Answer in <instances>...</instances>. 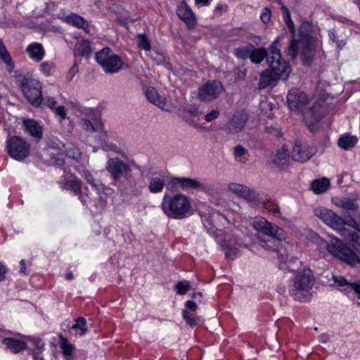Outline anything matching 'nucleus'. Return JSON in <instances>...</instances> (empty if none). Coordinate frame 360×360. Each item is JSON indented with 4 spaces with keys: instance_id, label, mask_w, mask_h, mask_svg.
Returning <instances> with one entry per match:
<instances>
[{
    "instance_id": "nucleus-1",
    "label": "nucleus",
    "mask_w": 360,
    "mask_h": 360,
    "mask_svg": "<svg viewBox=\"0 0 360 360\" xmlns=\"http://www.w3.org/2000/svg\"><path fill=\"white\" fill-rule=\"evenodd\" d=\"M267 63L270 69L263 71L259 77V86L261 89L274 86L280 79H287L290 68L282 58L279 49V38L270 46V55L267 56Z\"/></svg>"
},
{
    "instance_id": "nucleus-2",
    "label": "nucleus",
    "mask_w": 360,
    "mask_h": 360,
    "mask_svg": "<svg viewBox=\"0 0 360 360\" xmlns=\"http://www.w3.org/2000/svg\"><path fill=\"white\" fill-rule=\"evenodd\" d=\"M299 33L298 39L293 38L290 41L287 50L288 55L294 60L300 52L303 63L308 65L311 63L315 54L309 25L302 24L299 29Z\"/></svg>"
},
{
    "instance_id": "nucleus-3",
    "label": "nucleus",
    "mask_w": 360,
    "mask_h": 360,
    "mask_svg": "<svg viewBox=\"0 0 360 360\" xmlns=\"http://www.w3.org/2000/svg\"><path fill=\"white\" fill-rule=\"evenodd\" d=\"M160 206L168 218L174 219H184L190 214L191 211L190 198L181 193L173 195L165 193Z\"/></svg>"
},
{
    "instance_id": "nucleus-4",
    "label": "nucleus",
    "mask_w": 360,
    "mask_h": 360,
    "mask_svg": "<svg viewBox=\"0 0 360 360\" xmlns=\"http://www.w3.org/2000/svg\"><path fill=\"white\" fill-rule=\"evenodd\" d=\"M317 243L319 247L323 246L326 248L328 252L334 257L351 266L360 263L359 256L351 248L344 245L338 238H331L329 243L319 238Z\"/></svg>"
},
{
    "instance_id": "nucleus-5",
    "label": "nucleus",
    "mask_w": 360,
    "mask_h": 360,
    "mask_svg": "<svg viewBox=\"0 0 360 360\" xmlns=\"http://www.w3.org/2000/svg\"><path fill=\"white\" fill-rule=\"evenodd\" d=\"M314 283V277L311 269L307 268L297 272L291 281L289 293L295 300L305 302L307 293Z\"/></svg>"
},
{
    "instance_id": "nucleus-6",
    "label": "nucleus",
    "mask_w": 360,
    "mask_h": 360,
    "mask_svg": "<svg viewBox=\"0 0 360 360\" xmlns=\"http://www.w3.org/2000/svg\"><path fill=\"white\" fill-rule=\"evenodd\" d=\"M96 60L107 74H115L124 68H127L122 58L115 54L112 49L105 47L96 54Z\"/></svg>"
},
{
    "instance_id": "nucleus-7",
    "label": "nucleus",
    "mask_w": 360,
    "mask_h": 360,
    "mask_svg": "<svg viewBox=\"0 0 360 360\" xmlns=\"http://www.w3.org/2000/svg\"><path fill=\"white\" fill-rule=\"evenodd\" d=\"M250 223L255 230L264 236L276 238L278 240L285 238V232L282 229L262 217L251 218Z\"/></svg>"
},
{
    "instance_id": "nucleus-8",
    "label": "nucleus",
    "mask_w": 360,
    "mask_h": 360,
    "mask_svg": "<svg viewBox=\"0 0 360 360\" xmlns=\"http://www.w3.org/2000/svg\"><path fill=\"white\" fill-rule=\"evenodd\" d=\"M224 91L222 83L219 80H210L199 87L197 97L203 103H210L217 99Z\"/></svg>"
},
{
    "instance_id": "nucleus-9",
    "label": "nucleus",
    "mask_w": 360,
    "mask_h": 360,
    "mask_svg": "<svg viewBox=\"0 0 360 360\" xmlns=\"http://www.w3.org/2000/svg\"><path fill=\"white\" fill-rule=\"evenodd\" d=\"M41 86L39 82L32 78H23L21 89L29 102L34 105H39L42 101Z\"/></svg>"
},
{
    "instance_id": "nucleus-10",
    "label": "nucleus",
    "mask_w": 360,
    "mask_h": 360,
    "mask_svg": "<svg viewBox=\"0 0 360 360\" xmlns=\"http://www.w3.org/2000/svg\"><path fill=\"white\" fill-rule=\"evenodd\" d=\"M106 170L111 174L112 179L117 181L121 178L129 179L131 176L130 166L119 158H110L106 164Z\"/></svg>"
},
{
    "instance_id": "nucleus-11",
    "label": "nucleus",
    "mask_w": 360,
    "mask_h": 360,
    "mask_svg": "<svg viewBox=\"0 0 360 360\" xmlns=\"http://www.w3.org/2000/svg\"><path fill=\"white\" fill-rule=\"evenodd\" d=\"M7 151L12 158L21 161L28 155L30 146L23 139L13 136L7 142Z\"/></svg>"
},
{
    "instance_id": "nucleus-12",
    "label": "nucleus",
    "mask_w": 360,
    "mask_h": 360,
    "mask_svg": "<svg viewBox=\"0 0 360 360\" xmlns=\"http://www.w3.org/2000/svg\"><path fill=\"white\" fill-rule=\"evenodd\" d=\"M326 113V108L322 103L314 104L307 112H305L304 118L308 129L312 133L318 131L319 122Z\"/></svg>"
},
{
    "instance_id": "nucleus-13",
    "label": "nucleus",
    "mask_w": 360,
    "mask_h": 360,
    "mask_svg": "<svg viewBox=\"0 0 360 360\" xmlns=\"http://www.w3.org/2000/svg\"><path fill=\"white\" fill-rule=\"evenodd\" d=\"M316 217L333 229L340 230L346 224L344 220L331 210L326 207H316L314 210Z\"/></svg>"
},
{
    "instance_id": "nucleus-14",
    "label": "nucleus",
    "mask_w": 360,
    "mask_h": 360,
    "mask_svg": "<svg viewBox=\"0 0 360 360\" xmlns=\"http://www.w3.org/2000/svg\"><path fill=\"white\" fill-rule=\"evenodd\" d=\"M171 183L173 186H178L179 188L184 191L195 190L207 193L210 189L208 185L199 179L190 177H174L171 179Z\"/></svg>"
},
{
    "instance_id": "nucleus-15",
    "label": "nucleus",
    "mask_w": 360,
    "mask_h": 360,
    "mask_svg": "<svg viewBox=\"0 0 360 360\" xmlns=\"http://www.w3.org/2000/svg\"><path fill=\"white\" fill-rule=\"evenodd\" d=\"M316 153L314 147L302 144L301 141H297L292 151V158L297 162H304L309 160Z\"/></svg>"
},
{
    "instance_id": "nucleus-16",
    "label": "nucleus",
    "mask_w": 360,
    "mask_h": 360,
    "mask_svg": "<svg viewBox=\"0 0 360 360\" xmlns=\"http://www.w3.org/2000/svg\"><path fill=\"white\" fill-rule=\"evenodd\" d=\"M229 190L249 202H259V193L247 186L236 183H230L228 185Z\"/></svg>"
},
{
    "instance_id": "nucleus-17",
    "label": "nucleus",
    "mask_w": 360,
    "mask_h": 360,
    "mask_svg": "<svg viewBox=\"0 0 360 360\" xmlns=\"http://www.w3.org/2000/svg\"><path fill=\"white\" fill-rule=\"evenodd\" d=\"M288 106L291 110H299L308 103L307 94L297 89H292L287 96Z\"/></svg>"
},
{
    "instance_id": "nucleus-18",
    "label": "nucleus",
    "mask_w": 360,
    "mask_h": 360,
    "mask_svg": "<svg viewBox=\"0 0 360 360\" xmlns=\"http://www.w3.org/2000/svg\"><path fill=\"white\" fill-rule=\"evenodd\" d=\"M145 94L148 101L163 110L171 112L176 108L172 103H168L165 98L160 96L156 89L153 87H148L146 89Z\"/></svg>"
},
{
    "instance_id": "nucleus-19",
    "label": "nucleus",
    "mask_w": 360,
    "mask_h": 360,
    "mask_svg": "<svg viewBox=\"0 0 360 360\" xmlns=\"http://www.w3.org/2000/svg\"><path fill=\"white\" fill-rule=\"evenodd\" d=\"M297 251V246L290 244L289 243H285V244L279 250V259L284 264H288L287 267L290 269H292L290 266L291 263H293L297 260L295 255Z\"/></svg>"
},
{
    "instance_id": "nucleus-20",
    "label": "nucleus",
    "mask_w": 360,
    "mask_h": 360,
    "mask_svg": "<svg viewBox=\"0 0 360 360\" xmlns=\"http://www.w3.org/2000/svg\"><path fill=\"white\" fill-rule=\"evenodd\" d=\"M248 120V115L245 112L236 113L228 124V129L230 133L236 134L244 129Z\"/></svg>"
},
{
    "instance_id": "nucleus-21",
    "label": "nucleus",
    "mask_w": 360,
    "mask_h": 360,
    "mask_svg": "<svg viewBox=\"0 0 360 360\" xmlns=\"http://www.w3.org/2000/svg\"><path fill=\"white\" fill-rule=\"evenodd\" d=\"M177 15L189 27H193L196 25V18L192 9L188 5L183 2L178 6L176 11Z\"/></svg>"
},
{
    "instance_id": "nucleus-22",
    "label": "nucleus",
    "mask_w": 360,
    "mask_h": 360,
    "mask_svg": "<svg viewBox=\"0 0 360 360\" xmlns=\"http://www.w3.org/2000/svg\"><path fill=\"white\" fill-rule=\"evenodd\" d=\"M82 181L77 177L66 180L62 183V188L70 191L72 193L78 196L80 201L84 205L86 199L83 195L82 190Z\"/></svg>"
},
{
    "instance_id": "nucleus-23",
    "label": "nucleus",
    "mask_w": 360,
    "mask_h": 360,
    "mask_svg": "<svg viewBox=\"0 0 360 360\" xmlns=\"http://www.w3.org/2000/svg\"><path fill=\"white\" fill-rule=\"evenodd\" d=\"M290 153L288 149L283 146L275 153L272 162L276 167L284 169L289 162Z\"/></svg>"
},
{
    "instance_id": "nucleus-24",
    "label": "nucleus",
    "mask_w": 360,
    "mask_h": 360,
    "mask_svg": "<svg viewBox=\"0 0 360 360\" xmlns=\"http://www.w3.org/2000/svg\"><path fill=\"white\" fill-rule=\"evenodd\" d=\"M27 132L31 136L37 138H41L42 135V128L34 120H25L23 122Z\"/></svg>"
},
{
    "instance_id": "nucleus-25",
    "label": "nucleus",
    "mask_w": 360,
    "mask_h": 360,
    "mask_svg": "<svg viewBox=\"0 0 360 360\" xmlns=\"http://www.w3.org/2000/svg\"><path fill=\"white\" fill-rule=\"evenodd\" d=\"M64 20L66 22L71 24L78 28H82L84 30L89 28L88 22L84 18L75 13H71L65 16Z\"/></svg>"
},
{
    "instance_id": "nucleus-26",
    "label": "nucleus",
    "mask_w": 360,
    "mask_h": 360,
    "mask_svg": "<svg viewBox=\"0 0 360 360\" xmlns=\"http://www.w3.org/2000/svg\"><path fill=\"white\" fill-rule=\"evenodd\" d=\"M27 52L29 56L37 61H39L44 56V50L41 44L32 43L27 48Z\"/></svg>"
},
{
    "instance_id": "nucleus-27",
    "label": "nucleus",
    "mask_w": 360,
    "mask_h": 360,
    "mask_svg": "<svg viewBox=\"0 0 360 360\" xmlns=\"http://www.w3.org/2000/svg\"><path fill=\"white\" fill-rule=\"evenodd\" d=\"M3 344L13 353H18L25 348L26 344L20 340L11 338H6L3 340Z\"/></svg>"
},
{
    "instance_id": "nucleus-28",
    "label": "nucleus",
    "mask_w": 360,
    "mask_h": 360,
    "mask_svg": "<svg viewBox=\"0 0 360 360\" xmlns=\"http://www.w3.org/2000/svg\"><path fill=\"white\" fill-rule=\"evenodd\" d=\"M269 55L270 47L269 48V53H267L264 48L262 47L254 50L252 49L250 58L253 63L259 64L264 59V58H266V60H267V56Z\"/></svg>"
},
{
    "instance_id": "nucleus-29",
    "label": "nucleus",
    "mask_w": 360,
    "mask_h": 360,
    "mask_svg": "<svg viewBox=\"0 0 360 360\" xmlns=\"http://www.w3.org/2000/svg\"><path fill=\"white\" fill-rule=\"evenodd\" d=\"M0 59L4 63L9 72H11L14 68L12 58L4 46L2 40L0 39Z\"/></svg>"
},
{
    "instance_id": "nucleus-30",
    "label": "nucleus",
    "mask_w": 360,
    "mask_h": 360,
    "mask_svg": "<svg viewBox=\"0 0 360 360\" xmlns=\"http://www.w3.org/2000/svg\"><path fill=\"white\" fill-rule=\"evenodd\" d=\"M165 186V180L161 177H153L150 179L148 189L152 193H160Z\"/></svg>"
},
{
    "instance_id": "nucleus-31",
    "label": "nucleus",
    "mask_w": 360,
    "mask_h": 360,
    "mask_svg": "<svg viewBox=\"0 0 360 360\" xmlns=\"http://www.w3.org/2000/svg\"><path fill=\"white\" fill-rule=\"evenodd\" d=\"M221 247L226 257L233 258L238 252V248L236 244L232 243L229 240H223L221 242Z\"/></svg>"
},
{
    "instance_id": "nucleus-32",
    "label": "nucleus",
    "mask_w": 360,
    "mask_h": 360,
    "mask_svg": "<svg viewBox=\"0 0 360 360\" xmlns=\"http://www.w3.org/2000/svg\"><path fill=\"white\" fill-rule=\"evenodd\" d=\"M330 186V181L327 178L316 179L312 181L311 190L316 194L325 192Z\"/></svg>"
},
{
    "instance_id": "nucleus-33",
    "label": "nucleus",
    "mask_w": 360,
    "mask_h": 360,
    "mask_svg": "<svg viewBox=\"0 0 360 360\" xmlns=\"http://www.w3.org/2000/svg\"><path fill=\"white\" fill-rule=\"evenodd\" d=\"M356 142L357 139L355 136L344 135L339 139L338 144L342 149L349 150L356 145Z\"/></svg>"
},
{
    "instance_id": "nucleus-34",
    "label": "nucleus",
    "mask_w": 360,
    "mask_h": 360,
    "mask_svg": "<svg viewBox=\"0 0 360 360\" xmlns=\"http://www.w3.org/2000/svg\"><path fill=\"white\" fill-rule=\"evenodd\" d=\"M77 51L80 56L86 58H89L92 53L90 42L86 40L81 41L77 46Z\"/></svg>"
},
{
    "instance_id": "nucleus-35",
    "label": "nucleus",
    "mask_w": 360,
    "mask_h": 360,
    "mask_svg": "<svg viewBox=\"0 0 360 360\" xmlns=\"http://www.w3.org/2000/svg\"><path fill=\"white\" fill-rule=\"evenodd\" d=\"M60 347L63 351V354L65 356L66 359L70 360L72 355L74 349L73 345L69 342L66 338L60 336Z\"/></svg>"
},
{
    "instance_id": "nucleus-36",
    "label": "nucleus",
    "mask_w": 360,
    "mask_h": 360,
    "mask_svg": "<svg viewBox=\"0 0 360 360\" xmlns=\"http://www.w3.org/2000/svg\"><path fill=\"white\" fill-rule=\"evenodd\" d=\"M337 205L338 207L346 210H356L359 207L356 201L350 199L340 200Z\"/></svg>"
},
{
    "instance_id": "nucleus-37",
    "label": "nucleus",
    "mask_w": 360,
    "mask_h": 360,
    "mask_svg": "<svg viewBox=\"0 0 360 360\" xmlns=\"http://www.w3.org/2000/svg\"><path fill=\"white\" fill-rule=\"evenodd\" d=\"M252 48L253 46L248 44L245 47L236 49L234 53L238 58L245 59L250 57Z\"/></svg>"
},
{
    "instance_id": "nucleus-38",
    "label": "nucleus",
    "mask_w": 360,
    "mask_h": 360,
    "mask_svg": "<svg viewBox=\"0 0 360 360\" xmlns=\"http://www.w3.org/2000/svg\"><path fill=\"white\" fill-rule=\"evenodd\" d=\"M82 176L85 178L88 183L91 184L97 191L103 190L106 188V186L103 184H96L95 182V179L91 174V173L88 170H84L82 173Z\"/></svg>"
},
{
    "instance_id": "nucleus-39",
    "label": "nucleus",
    "mask_w": 360,
    "mask_h": 360,
    "mask_svg": "<svg viewBox=\"0 0 360 360\" xmlns=\"http://www.w3.org/2000/svg\"><path fill=\"white\" fill-rule=\"evenodd\" d=\"M32 342L33 345L35 347V350L34 351V356L36 359H40L42 360V358L39 356L40 353L41 352V350L44 348V343L41 342V340L33 338L32 340Z\"/></svg>"
},
{
    "instance_id": "nucleus-40",
    "label": "nucleus",
    "mask_w": 360,
    "mask_h": 360,
    "mask_svg": "<svg viewBox=\"0 0 360 360\" xmlns=\"http://www.w3.org/2000/svg\"><path fill=\"white\" fill-rule=\"evenodd\" d=\"M183 317L185 319L187 324H188L191 327H194L198 324L199 319L193 316V314L188 312L186 309L183 311Z\"/></svg>"
},
{
    "instance_id": "nucleus-41",
    "label": "nucleus",
    "mask_w": 360,
    "mask_h": 360,
    "mask_svg": "<svg viewBox=\"0 0 360 360\" xmlns=\"http://www.w3.org/2000/svg\"><path fill=\"white\" fill-rule=\"evenodd\" d=\"M138 46L140 49H143L146 51H150L151 46L146 34L138 35Z\"/></svg>"
},
{
    "instance_id": "nucleus-42",
    "label": "nucleus",
    "mask_w": 360,
    "mask_h": 360,
    "mask_svg": "<svg viewBox=\"0 0 360 360\" xmlns=\"http://www.w3.org/2000/svg\"><path fill=\"white\" fill-rule=\"evenodd\" d=\"M86 321L83 317H79L76 320V323L72 326L73 329H80V335H84L87 331V328L86 327Z\"/></svg>"
},
{
    "instance_id": "nucleus-43",
    "label": "nucleus",
    "mask_w": 360,
    "mask_h": 360,
    "mask_svg": "<svg viewBox=\"0 0 360 360\" xmlns=\"http://www.w3.org/2000/svg\"><path fill=\"white\" fill-rule=\"evenodd\" d=\"M175 288L176 289L177 294L184 295L191 289V285L188 281H184L178 282L176 284Z\"/></svg>"
},
{
    "instance_id": "nucleus-44",
    "label": "nucleus",
    "mask_w": 360,
    "mask_h": 360,
    "mask_svg": "<svg viewBox=\"0 0 360 360\" xmlns=\"http://www.w3.org/2000/svg\"><path fill=\"white\" fill-rule=\"evenodd\" d=\"M82 123L83 128L88 132H94L98 129V127L95 126L91 121L87 119H82Z\"/></svg>"
},
{
    "instance_id": "nucleus-45",
    "label": "nucleus",
    "mask_w": 360,
    "mask_h": 360,
    "mask_svg": "<svg viewBox=\"0 0 360 360\" xmlns=\"http://www.w3.org/2000/svg\"><path fill=\"white\" fill-rule=\"evenodd\" d=\"M219 116V111L217 110H213L205 115V120L206 122H210L218 118Z\"/></svg>"
},
{
    "instance_id": "nucleus-46",
    "label": "nucleus",
    "mask_w": 360,
    "mask_h": 360,
    "mask_svg": "<svg viewBox=\"0 0 360 360\" xmlns=\"http://www.w3.org/2000/svg\"><path fill=\"white\" fill-rule=\"evenodd\" d=\"M260 19L264 23H268L271 19V11L268 8H264L260 15Z\"/></svg>"
},
{
    "instance_id": "nucleus-47",
    "label": "nucleus",
    "mask_w": 360,
    "mask_h": 360,
    "mask_svg": "<svg viewBox=\"0 0 360 360\" xmlns=\"http://www.w3.org/2000/svg\"><path fill=\"white\" fill-rule=\"evenodd\" d=\"M265 208L271 213L274 214H278L280 212V207L277 204L268 203L265 205Z\"/></svg>"
},
{
    "instance_id": "nucleus-48",
    "label": "nucleus",
    "mask_w": 360,
    "mask_h": 360,
    "mask_svg": "<svg viewBox=\"0 0 360 360\" xmlns=\"http://www.w3.org/2000/svg\"><path fill=\"white\" fill-rule=\"evenodd\" d=\"M54 112L58 116L60 117L61 120H65L67 118V113L64 106H58L55 109Z\"/></svg>"
},
{
    "instance_id": "nucleus-49",
    "label": "nucleus",
    "mask_w": 360,
    "mask_h": 360,
    "mask_svg": "<svg viewBox=\"0 0 360 360\" xmlns=\"http://www.w3.org/2000/svg\"><path fill=\"white\" fill-rule=\"evenodd\" d=\"M334 281L338 286L347 285L349 288V284H351L350 282H348L345 278L341 276L334 277Z\"/></svg>"
},
{
    "instance_id": "nucleus-50",
    "label": "nucleus",
    "mask_w": 360,
    "mask_h": 360,
    "mask_svg": "<svg viewBox=\"0 0 360 360\" xmlns=\"http://www.w3.org/2000/svg\"><path fill=\"white\" fill-rule=\"evenodd\" d=\"M40 69L44 74L49 75V73L52 69V66L50 63H49L47 62H44V63H41Z\"/></svg>"
},
{
    "instance_id": "nucleus-51",
    "label": "nucleus",
    "mask_w": 360,
    "mask_h": 360,
    "mask_svg": "<svg viewBox=\"0 0 360 360\" xmlns=\"http://www.w3.org/2000/svg\"><path fill=\"white\" fill-rule=\"evenodd\" d=\"M246 153L245 148L241 146L238 145L236 147L234 148V154L236 156L241 157L244 155Z\"/></svg>"
},
{
    "instance_id": "nucleus-52",
    "label": "nucleus",
    "mask_w": 360,
    "mask_h": 360,
    "mask_svg": "<svg viewBox=\"0 0 360 360\" xmlns=\"http://www.w3.org/2000/svg\"><path fill=\"white\" fill-rule=\"evenodd\" d=\"M188 112L194 117H198L202 114L199 110V108L195 105L191 106L188 110Z\"/></svg>"
},
{
    "instance_id": "nucleus-53",
    "label": "nucleus",
    "mask_w": 360,
    "mask_h": 360,
    "mask_svg": "<svg viewBox=\"0 0 360 360\" xmlns=\"http://www.w3.org/2000/svg\"><path fill=\"white\" fill-rule=\"evenodd\" d=\"M349 288L353 290L355 292V293L358 295V297L360 298V282L351 283V284H349Z\"/></svg>"
},
{
    "instance_id": "nucleus-54",
    "label": "nucleus",
    "mask_w": 360,
    "mask_h": 360,
    "mask_svg": "<svg viewBox=\"0 0 360 360\" xmlns=\"http://www.w3.org/2000/svg\"><path fill=\"white\" fill-rule=\"evenodd\" d=\"M44 101L46 103V104L51 108V109H53L54 107L56 106V101L54 100V98H51V97H46L44 99Z\"/></svg>"
},
{
    "instance_id": "nucleus-55",
    "label": "nucleus",
    "mask_w": 360,
    "mask_h": 360,
    "mask_svg": "<svg viewBox=\"0 0 360 360\" xmlns=\"http://www.w3.org/2000/svg\"><path fill=\"white\" fill-rule=\"evenodd\" d=\"M265 131L269 133V134H274V135H278L279 134V130L278 129L273 127V126H268L266 125V127H265Z\"/></svg>"
},
{
    "instance_id": "nucleus-56",
    "label": "nucleus",
    "mask_w": 360,
    "mask_h": 360,
    "mask_svg": "<svg viewBox=\"0 0 360 360\" xmlns=\"http://www.w3.org/2000/svg\"><path fill=\"white\" fill-rule=\"evenodd\" d=\"M185 306L188 309L191 310V311H195L197 309L196 304L191 300L187 301L185 304Z\"/></svg>"
},
{
    "instance_id": "nucleus-57",
    "label": "nucleus",
    "mask_w": 360,
    "mask_h": 360,
    "mask_svg": "<svg viewBox=\"0 0 360 360\" xmlns=\"http://www.w3.org/2000/svg\"><path fill=\"white\" fill-rule=\"evenodd\" d=\"M6 272L7 269L6 266L0 262V282L5 279Z\"/></svg>"
},
{
    "instance_id": "nucleus-58",
    "label": "nucleus",
    "mask_w": 360,
    "mask_h": 360,
    "mask_svg": "<svg viewBox=\"0 0 360 360\" xmlns=\"http://www.w3.org/2000/svg\"><path fill=\"white\" fill-rule=\"evenodd\" d=\"M20 273L23 274H27L26 267H25V262L24 259H22L20 262Z\"/></svg>"
},
{
    "instance_id": "nucleus-59",
    "label": "nucleus",
    "mask_w": 360,
    "mask_h": 360,
    "mask_svg": "<svg viewBox=\"0 0 360 360\" xmlns=\"http://www.w3.org/2000/svg\"><path fill=\"white\" fill-rule=\"evenodd\" d=\"M329 335L328 334L323 333L319 335V339L321 342H327L329 340Z\"/></svg>"
},
{
    "instance_id": "nucleus-60",
    "label": "nucleus",
    "mask_w": 360,
    "mask_h": 360,
    "mask_svg": "<svg viewBox=\"0 0 360 360\" xmlns=\"http://www.w3.org/2000/svg\"><path fill=\"white\" fill-rule=\"evenodd\" d=\"M335 43L336 44L337 47L339 49H342L345 45V41L344 39H337V41Z\"/></svg>"
},
{
    "instance_id": "nucleus-61",
    "label": "nucleus",
    "mask_w": 360,
    "mask_h": 360,
    "mask_svg": "<svg viewBox=\"0 0 360 360\" xmlns=\"http://www.w3.org/2000/svg\"><path fill=\"white\" fill-rule=\"evenodd\" d=\"M347 224L349 226H351V227H352V228H354L355 229H358V228H359L358 224L353 219H351Z\"/></svg>"
},
{
    "instance_id": "nucleus-62",
    "label": "nucleus",
    "mask_w": 360,
    "mask_h": 360,
    "mask_svg": "<svg viewBox=\"0 0 360 360\" xmlns=\"http://www.w3.org/2000/svg\"><path fill=\"white\" fill-rule=\"evenodd\" d=\"M328 37L330 40H331L333 42H335L337 39H338V37L336 36L335 33L333 31H330L328 33Z\"/></svg>"
},
{
    "instance_id": "nucleus-63",
    "label": "nucleus",
    "mask_w": 360,
    "mask_h": 360,
    "mask_svg": "<svg viewBox=\"0 0 360 360\" xmlns=\"http://www.w3.org/2000/svg\"><path fill=\"white\" fill-rule=\"evenodd\" d=\"M285 9L287 11V15H288V18L286 20V24L288 26V27L291 29L292 27L293 22H292V20L290 18L289 11L286 8H285Z\"/></svg>"
},
{
    "instance_id": "nucleus-64",
    "label": "nucleus",
    "mask_w": 360,
    "mask_h": 360,
    "mask_svg": "<svg viewBox=\"0 0 360 360\" xmlns=\"http://www.w3.org/2000/svg\"><path fill=\"white\" fill-rule=\"evenodd\" d=\"M82 193H83L84 197L86 199V202L84 203V204H86L87 202V199L90 198V193L89 192L88 188L85 187L84 188V191H82Z\"/></svg>"
}]
</instances>
